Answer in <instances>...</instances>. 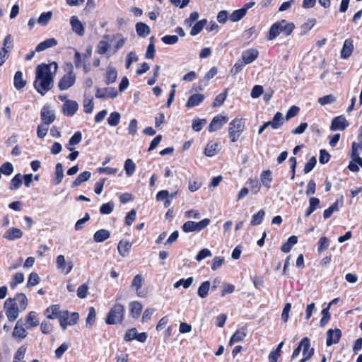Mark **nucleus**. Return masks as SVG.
I'll return each instance as SVG.
<instances>
[{
	"mask_svg": "<svg viewBox=\"0 0 362 362\" xmlns=\"http://www.w3.org/2000/svg\"><path fill=\"white\" fill-rule=\"evenodd\" d=\"M26 85V81L23 79L22 72L18 71L16 72L14 76V86L17 90H20L25 87Z\"/></svg>",
	"mask_w": 362,
	"mask_h": 362,
	"instance_id": "nucleus-32",
	"label": "nucleus"
},
{
	"mask_svg": "<svg viewBox=\"0 0 362 362\" xmlns=\"http://www.w3.org/2000/svg\"><path fill=\"white\" fill-rule=\"evenodd\" d=\"M272 180V172L269 170L263 171L261 174V181L263 185L267 188L270 187Z\"/></svg>",
	"mask_w": 362,
	"mask_h": 362,
	"instance_id": "nucleus-38",
	"label": "nucleus"
},
{
	"mask_svg": "<svg viewBox=\"0 0 362 362\" xmlns=\"http://www.w3.org/2000/svg\"><path fill=\"white\" fill-rule=\"evenodd\" d=\"M227 98V90H226L223 93L218 95L214 101L212 103L211 106L213 107L221 106L223 104L224 101Z\"/></svg>",
	"mask_w": 362,
	"mask_h": 362,
	"instance_id": "nucleus-50",
	"label": "nucleus"
},
{
	"mask_svg": "<svg viewBox=\"0 0 362 362\" xmlns=\"http://www.w3.org/2000/svg\"><path fill=\"white\" fill-rule=\"evenodd\" d=\"M315 19L314 18H311V19H309L308 21V22L306 23H304L302 25H301V28H300V35H306L308 31L310 30H311L313 26L315 25Z\"/></svg>",
	"mask_w": 362,
	"mask_h": 362,
	"instance_id": "nucleus-41",
	"label": "nucleus"
},
{
	"mask_svg": "<svg viewBox=\"0 0 362 362\" xmlns=\"http://www.w3.org/2000/svg\"><path fill=\"white\" fill-rule=\"evenodd\" d=\"M358 144L356 142L352 143V153L351 158L354 160V162L357 163L358 166L360 165L362 168V158L359 156L358 153Z\"/></svg>",
	"mask_w": 362,
	"mask_h": 362,
	"instance_id": "nucleus-45",
	"label": "nucleus"
},
{
	"mask_svg": "<svg viewBox=\"0 0 362 362\" xmlns=\"http://www.w3.org/2000/svg\"><path fill=\"white\" fill-rule=\"evenodd\" d=\"M24 281V275L21 272L16 273L13 277L12 281L10 283V287L14 289L16 286Z\"/></svg>",
	"mask_w": 362,
	"mask_h": 362,
	"instance_id": "nucleus-47",
	"label": "nucleus"
},
{
	"mask_svg": "<svg viewBox=\"0 0 362 362\" xmlns=\"http://www.w3.org/2000/svg\"><path fill=\"white\" fill-rule=\"evenodd\" d=\"M125 313L124 307L120 303H116L109 311L105 322L108 325H115L122 321Z\"/></svg>",
	"mask_w": 362,
	"mask_h": 362,
	"instance_id": "nucleus-4",
	"label": "nucleus"
},
{
	"mask_svg": "<svg viewBox=\"0 0 362 362\" xmlns=\"http://www.w3.org/2000/svg\"><path fill=\"white\" fill-rule=\"evenodd\" d=\"M114 208V203L112 202H109L100 206V212L101 214H110L112 212Z\"/></svg>",
	"mask_w": 362,
	"mask_h": 362,
	"instance_id": "nucleus-48",
	"label": "nucleus"
},
{
	"mask_svg": "<svg viewBox=\"0 0 362 362\" xmlns=\"http://www.w3.org/2000/svg\"><path fill=\"white\" fill-rule=\"evenodd\" d=\"M228 120V118L226 116L221 115L215 116L209 126V131L210 132H213L220 129L225 124L227 123Z\"/></svg>",
	"mask_w": 362,
	"mask_h": 362,
	"instance_id": "nucleus-11",
	"label": "nucleus"
},
{
	"mask_svg": "<svg viewBox=\"0 0 362 362\" xmlns=\"http://www.w3.org/2000/svg\"><path fill=\"white\" fill-rule=\"evenodd\" d=\"M12 335L13 337H17L20 339H23L27 336V332L25 328L23 327V321L21 319L17 321Z\"/></svg>",
	"mask_w": 362,
	"mask_h": 362,
	"instance_id": "nucleus-18",
	"label": "nucleus"
},
{
	"mask_svg": "<svg viewBox=\"0 0 362 362\" xmlns=\"http://www.w3.org/2000/svg\"><path fill=\"white\" fill-rule=\"evenodd\" d=\"M245 122L243 119L235 118L229 123L228 133L232 142H235L244 130Z\"/></svg>",
	"mask_w": 362,
	"mask_h": 362,
	"instance_id": "nucleus-5",
	"label": "nucleus"
},
{
	"mask_svg": "<svg viewBox=\"0 0 362 362\" xmlns=\"http://www.w3.org/2000/svg\"><path fill=\"white\" fill-rule=\"evenodd\" d=\"M41 119L44 124L48 126L55 119V115L48 106H44L41 110Z\"/></svg>",
	"mask_w": 362,
	"mask_h": 362,
	"instance_id": "nucleus-13",
	"label": "nucleus"
},
{
	"mask_svg": "<svg viewBox=\"0 0 362 362\" xmlns=\"http://www.w3.org/2000/svg\"><path fill=\"white\" fill-rule=\"evenodd\" d=\"M259 52L255 49L245 50L242 54V59L245 64L254 62L258 57Z\"/></svg>",
	"mask_w": 362,
	"mask_h": 362,
	"instance_id": "nucleus-17",
	"label": "nucleus"
},
{
	"mask_svg": "<svg viewBox=\"0 0 362 362\" xmlns=\"http://www.w3.org/2000/svg\"><path fill=\"white\" fill-rule=\"evenodd\" d=\"M294 28L295 25L293 23L287 22L286 20L276 22L270 28L268 40L275 39L280 33L288 36L292 33Z\"/></svg>",
	"mask_w": 362,
	"mask_h": 362,
	"instance_id": "nucleus-3",
	"label": "nucleus"
},
{
	"mask_svg": "<svg viewBox=\"0 0 362 362\" xmlns=\"http://www.w3.org/2000/svg\"><path fill=\"white\" fill-rule=\"evenodd\" d=\"M0 170L1 173L3 174L10 175L13 171V168L11 163L6 162L2 165L1 168H0Z\"/></svg>",
	"mask_w": 362,
	"mask_h": 362,
	"instance_id": "nucleus-64",
	"label": "nucleus"
},
{
	"mask_svg": "<svg viewBox=\"0 0 362 362\" xmlns=\"http://www.w3.org/2000/svg\"><path fill=\"white\" fill-rule=\"evenodd\" d=\"M264 215V211L263 209L259 210L257 214L252 216L250 224L252 226L259 225L262 222Z\"/></svg>",
	"mask_w": 362,
	"mask_h": 362,
	"instance_id": "nucleus-44",
	"label": "nucleus"
},
{
	"mask_svg": "<svg viewBox=\"0 0 362 362\" xmlns=\"http://www.w3.org/2000/svg\"><path fill=\"white\" fill-rule=\"evenodd\" d=\"M142 308L143 307L139 302H138V301L131 302L129 304L130 315L134 319L138 318L141 313Z\"/></svg>",
	"mask_w": 362,
	"mask_h": 362,
	"instance_id": "nucleus-24",
	"label": "nucleus"
},
{
	"mask_svg": "<svg viewBox=\"0 0 362 362\" xmlns=\"http://www.w3.org/2000/svg\"><path fill=\"white\" fill-rule=\"evenodd\" d=\"M110 236L109 230L105 229H101L96 231L94 234L93 239L97 243L103 242L107 240Z\"/></svg>",
	"mask_w": 362,
	"mask_h": 362,
	"instance_id": "nucleus-30",
	"label": "nucleus"
},
{
	"mask_svg": "<svg viewBox=\"0 0 362 362\" xmlns=\"http://www.w3.org/2000/svg\"><path fill=\"white\" fill-rule=\"evenodd\" d=\"M317 163V159L315 156L311 157L309 160L305 163L303 169L304 173L307 174L310 172Z\"/></svg>",
	"mask_w": 362,
	"mask_h": 362,
	"instance_id": "nucleus-56",
	"label": "nucleus"
},
{
	"mask_svg": "<svg viewBox=\"0 0 362 362\" xmlns=\"http://www.w3.org/2000/svg\"><path fill=\"white\" fill-rule=\"evenodd\" d=\"M26 327L27 329H32L39 325V320L36 312L31 311L26 316Z\"/></svg>",
	"mask_w": 362,
	"mask_h": 362,
	"instance_id": "nucleus-23",
	"label": "nucleus"
},
{
	"mask_svg": "<svg viewBox=\"0 0 362 362\" xmlns=\"http://www.w3.org/2000/svg\"><path fill=\"white\" fill-rule=\"evenodd\" d=\"M193 280L192 277H189L187 279H182L174 284V287L177 288L180 286H182L185 288H187L192 284Z\"/></svg>",
	"mask_w": 362,
	"mask_h": 362,
	"instance_id": "nucleus-55",
	"label": "nucleus"
},
{
	"mask_svg": "<svg viewBox=\"0 0 362 362\" xmlns=\"http://www.w3.org/2000/svg\"><path fill=\"white\" fill-rule=\"evenodd\" d=\"M177 35H165L161 38V41L165 45H175L178 42Z\"/></svg>",
	"mask_w": 362,
	"mask_h": 362,
	"instance_id": "nucleus-59",
	"label": "nucleus"
},
{
	"mask_svg": "<svg viewBox=\"0 0 362 362\" xmlns=\"http://www.w3.org/2000/svg\"><path fill=\"white\" fill-rule=\"evenodd\" d=\"M206 19H202L199 21H197L192 28L190 35L192 36L198 35L202 30L203 28L206 25Z\"/></svg>",
	"mask_w": 362,
	"mask_h": 362,
	"instance_id": "nucleus-33",
	"label": "nucleus"
},
{
	"mask_svg": "<svg viewBox=\"0 0 362 362\" xmlns=\"http://www.w3.org/2000/svg\"><path fill=\"white\" fill-rule=\"evenodd\" d=\"M153 38H154L153 37H151L150 38V43L147 47V50H146V55H145L146 59H151L154 57L156 49H155L153 41Z\"/></svg>",
	"mask_w": 362,
	"mask_h": 362,
	"instance_id": "nucleus-52",
	"label": "nucleus"
},
{
	"mask_svg": "<svg viewBox=\"0 0 362 362\" xmlns=\"http://www.w3.org/2000/svg\"><path fill=\"white\" fill-rule=\"evenodd\" d=\"M110 48V45L105 40H101L97 45V52L99 54H105Z\"/></svg>",
	"mask_w": 362,
	"mask_h": 362,
	"instance_id": "nucleus-54",
	"label": "nucleus"
},
{
	"mask_svg": "<svg viewBox=\"0 0 362 362\" xmlns=\"http://www.w3.org/2000/svg\"><path fill=\"white\" fill-rule=\"evenodd\" d=\"M70 346L69 343L64 342L59 347H58L55 351V356L57 358H61L64 352L69 349Z\"/></svg>",
	"mask_w": 362,
	"mask_h": 362,
	"instance_id": "nucleus-57",
	"label": "nucleus"
},
{
	"mask_svg": "<svg viewBox=\"0 0 362 362\" xmlns=\"http://www.w3.org/2000/svg\"><path fill=\"white\" fill-rule=\"evenodd\" d=\"M299 111L300 109L296 105L291 106L286 112L285 120L288 121L292 117L296 116L298 114Z\"/></svg>",
	"mask_w": 362,
	"mask_h": 362,
	"instance_id": "nucleus-62",
	"label": "nucleus"
},
{
	"mask_svg": "<svg viewBox=\"0 0 362 362\" xmlns=\"http://www.w3.org/2000/svg\"><path fill=\"white\" fill-rule=\"evenodd\" d=\"M210 288V281H204L198 288L197 294L202 298H205L207 297L209 294V291Z\"/></svg>",
	"mask_w": 362,
	"mask_h": 362,
	"instance_id": "nucleus-31",
	"label": "nucleus"
},
{
	"mask_svg": "<svg viewBox=\"0 0 362 362\" xmlns=\"http://www.w3.org/2000/svg\"><path fill=\"white\" fill-rule=\"evenodd\" d=\"M26 349L24 346H21L15 353L13 362H20L25 356Z\"/></svg>",
	"mask_w": 362,
	"mask_h": 362,
	"instance_id": "nucleus-63",
	"label": "nucleus"
},
{
	"mask_svg": "<svg viewBox=\"0 0 362 362\" xmlns=\"http://www.w3.org/2000/svg\"><path fill=\"white\" fill-rule=\"evenodd\" d=\"M284 119L283 114L280 112H277L274 115L272 120L267 122L266 124H267V127L270 126L274 129H278L282 127L284 124Z\"/></svg>",
	"mask_w": 362,
	"mask_h": 362,
	"instance_id": "nucleus-19",
	"label": "nucleus"
},
{
	"mask_svg": "<svg viewBox=\"0 0 362 362\" xmlns=\"http://www.w3.org/2000/svg\"><path fill=\"white\" fill-rule=\"evenodd\" d=\"M55 175L56 177L54 180V184L57 185L62 182L64 178L63 166L60 163H57L55 166Z\"/></svg>",
	"mask_w": 362,
	"mask_h": 362,
	"instance_id": "nucleus-34",
	"label": "nucleus"
},
{
	"mask_svg": "<svg viewBox=\"0 0 362 362\" xmlns=\"http://www.w3.org/2000/svg\"><path fill=\"white\" fill-rule=\"evenodd\" d=\"M52 17V12L47 11L41 13L39 18L37 19V23L40 25L45 26L48 24Z\"/></svg>",
	"mask_w": 362,
	"mask_h": 362,
	"instance_id": "nucleus-39",
	"label": "nucleus"
},
{
	"mask_svg": "<svg viewBox=\"0 0 362 362\" xmlns=\"http://www.w3.org/2000/svg\"><path fill=\"white\" fill-rule=\"evenodd\" d=\"M218 146L216 143H209L204 149V154L209 157L215 156L217 153Z\"/></svg>",
	"mask_w": 362,
	"mask_h": 362,
	"instance_id": "nucleus-46",
	"label": "nucleus"
},
{
	"mask_svg": "<svg viewBox=\"0 0 362 362\" xmlns=\"http://www.w3.org/2000/svg\"><path fill=\"white\" fill-rule=\"evenodd\" d=\"M78 105L75 100H66L62 106L63 113L69 117L73 116L78 110Z\"/></svg>",
	"mask_w": 362,
	"mask_h": 362,
	"instance_id": "nucleus-12",
	"label": "nucleus"
},
{
	"mask_svg": "<svg viewBox=\"0 0 362 362\" xmlns=\"http://www.w3.org/2000/svg\"><path fill=\"white\" fill-rule=\"evenodd\" d=\"M206 119H197L192 122V127L194 131L199 132L202 129L203 127L206 124Z\"/></svg>",
	"mask_w": 362,
	"mask_h": 362,
	"instance_id": "nucleus-53",
	"label": "nucleus"
},
{
	"mask_svg": "<svg viewBox=\"0 0 362 362\" xmlns=\"http://www.w3.org/2000/svg\"><path fill=\"white\" fill-rule=\"evenodd\" d=\"M348 125L349 123L343 116H338L332 119L330 129L332 131L344 130Z\"/></svg>",
	"mask_w": 362,
	"mask_h": 362,
	"instance_id": "nucleus-15",
	"label": "nucleus"
},
{
	"mask_svg": "<svg viewBox=\"0 0 362 362\" xmlns=\"http://www.w3.org/2000/svg\"><path fill=\"white\" fill-rule=\"evenodd\" d=\"M137 35L141 37H146L151 32V29L148 25L144 23L139 22L135 25Z\"/></svg>",
	"mask_w": 362,
	"mask_h": 362,
	"instance_id": "nucleus-26",
	"label": "nucleus"
},
{
	"mask_svg": "<svg viewBox=\"0 0 362 362\" xmlns=\"http://www.w3.org/2000/svg\"><path fill=\"white\" fill-rule=\"evenodd\" d=\"M245 9L240 8L234 11L229 16L230 21L232 22H237L242 19L245 16Z\"/></svg>",
	"mask_w": 362,
	"mask_h": 362,
	"instance_id": "nucleus-40",
	"label": "nucleus"
},
{
	"mask_svg": "<svg viewBox=\"0 0 362 362\" xmlns=\"http://www.w3.org/2000/svg\"><path fill=\"white\" fill-rule=\"evenodd\" d=\"M117 77V72L115 68L109 66L107 69L105 83L107 85L111 84L116 81Z\"/></svg>",
	"mask_w": 362,
	"mask_h": 362,
	"instance_id": "nucleus-27",
	"label": "nucleus"
},
{
	"mask_svg": "<svg viewBox=\"0 0 362 362\" xmlns=\"http://www.w3.org/2000/svg\"><path fill=\"white\" fill-rule=\"evenodd\" d=\"M335 101H336V97L332 94L325 95L318 99V103L321 105H326L332 104Z\"/></svg>",
	"mask_w": 362,
	"mask_h": 362,
	"instance_id": "nucleus-51",
	"label": "nucleus"
},
{
	"mask_svg": "<svg viewBox=\"0 0 362 362\" xmlns=\"http://www.w3.org/2000/svg\"><path fill=\"white\" fill-rule=\"evenodd\" d=\"M22 235L23 233L21 229L11 228L5 233L4 237L8 240H15L21 238Z\"/></svg>",
	"mask_w": 362,
	"mask_h": 362,
	"instance_id": "nucleus-29",
	"label": "nucleus"
},
{
	"mask_svg": "<svg viewBox=\"0 0 362 362\" xmlns=\"http://www.w3.org/2000/svg\"><path fill=\"white\" fill-rule=\"evenodd\" d=\"M62 315L64 316V320L60 321V325L64 330L68 326H71L77 323L79 319V315L78 313H69L67 310H62Z\"/></svg>",
	"mask_w": 362,
	"mask_h": 362,
	"instance_id": "nucleus-8",
	"label": "nucleus"
},
{
	"mask_svg": "<svg viewBox=\"0 0 362 362\" xmlns=\"http://www.w3.org/2000/svg\"><path fill=\"white\" fill-rule=\"evenodd\" d=\"M218 70L217 68L214 66L211 68V69L205 74L202 82L204 86H206L210 79L213 78L217 74Z\"/></svg>",
	"mask_w": 362,
	"mask_h": 362,
	"instance_id": "nucleus-49",
	"label": "nucleus"
},
{
	"mask_svg": "<svg viewBox=\"0 0 362 362\" xmlns=\"http://www.w3.org/2000/svg\"><path fill=\"white\" fill-rule=\"evenodd\" d=\"M210 223L209 218H204L199 222L188 221L182 226V230L185 233L200 231L208 226Z\"/></svg>",
	"mask_w": 362,
	"mask_h": 362,
	"instance_id": "nucleus-7",
	"label": "nucleus"
},
{
	"mask_svg": "<svg viewBox=\"0 0 362 362\" xmlns=\"http://www.w3.org/2000/svg\"><path fill=\"white\" fill-rule=\"evenodd\" d=\"M57 43V40L55 38L47 39L37 45L35 51L37 52H42L48 48L56 46Z\"/></svg>",
	"mask_w": 362,
	"mask_h": 362,
	"instance_id": "nucleus-22",
	"label": "nucleus"
},
{
	"mask_svg": "<svg viewBox=\"0 0 362 362\" xmlns=\"http://www.w3.org/2000/svg\"><path fill=\"white\" fill-rule=\"evenodd\" d=\"M121 115L118 112H112L107 118V123L109 125L115 127L120 122Z\"/></svg>",
	"mask_w": 362,
	"mask_h": 362,
	"instance_id": "nucleus-42",
	"label": "nucleus"
},
{
	"mask_svg": "<svg viewBox=\"0 0 362 362\" xmlns=\"http://www.w3.org/2000/svg\"><path fill=\"white\" fill-rule=\"evenodd\" d=\"M354 50L353 41L351 39L345 40L342 49L341 51V57L343 59L349 58Z\"/></svg>",
	"mask_w": 362,
	"mask_h": 362,
	"instance_id": "nucleus-20",
	"label": "nucleus"
},
{
	"mask_svg": "<svg viewBox=\"0 0 362 362\" xmlns=\"http://www.w3.org/2000/svg\"><path fill=\"white\" fill-rule=\"evenodd\" d=\"M204 95L203 94L195 93L189 97L188 99L186 107H192L199 105L204 100Z\"/></svg>",
	"mask_w": 362,
	"mask_h": 362,
	"instance_id": "nucleus-25",
	"label": "nucleus"
},
{
	"mask_svg": "<svg viewBox=\"0 0 362 362\" xmlns=\"http://www.w3.org/2000/svg\"><path fill=\"white\" fill-rule=\"evenodd\" d=\"M40 282V277L38 274L35 272H32L30 276L28 281L27 286H34L37 284H38Z\"/></svg>",
	"mask_w": 362,
	"mask_h": 362,
	"instance_id": "nucleus-58",
	"label": "nucleus"
},
{
	"mask_svg": "<svg viewBox=\"0 0 362 362\" xmlns=\"http://www.w3.org/2000/svg\"><path fill=\"white\" fill-rule=\"evenodd\" d=\"M54 66V73L57 70V64L52 62L49 64H41L36 67L34 88L40 95H45L54 86V77L52 74V67Z\"/></svg>",
	"mask_w": 362,
	"mask_h": 362,
	"instance_id": "nucleus-1",
	"label": "nucleus"
},
{
	"mask_svg": "<svg viewBox=\"0 0 362 362\" xmlns=\"http://www.w3.org/2000/svg\"><path fill=\"white\" fill-rule=\"evenodd\" d=\"M69 71L59 81L58 86L61 90H66L73 86L76 81V76L73 73L74 67L72 64H68Z\"/></svg>",
	"mask_w": 362,
	"mask_h": 362,
	"instance_id": "nucleus-6",
	"label": "nucleus"
},
{
	"mask_svg": "<svg viewBox=\"0 0 362 362\" xmlns=\"http://www.w3.org/2000/svg\"><path fill=\"white\" fill-rule=\"evenodd\" d=\"M341 336V332L339 329H330L327 332V345L328 346L337 344Z\"/></svg>",
	"mask_w": 362,
	"mask_h": 362,
	"instance_id": "nucleus-14",
	"label": "nucleus"
},
{
	"mask_svg": "<svg viewBox=\"0 0 362 362\" xmlns=\"http://www.w3.org/2000/svg\"><path fill=\"white\" fill-rule=\"evenodd\" d=\"M298 243V238L296 235H292L287 241L284 243L281 247V249H291L293 245H295Z\"/></svg>",
	"mask_w": 362,
	"mask_h": 362,
	"instance_id": "nucleus-60",
	"label": "nucleus"
},
{
	"mask_svg": "<svg viewBox=\"0 0 362 362\" xmlns=\"http://www.w3.org/2000/svg\"><path fill=\"white\" fill-rule=\"evenodd\" d=\"M57 266L59 269H60L62 272H64L65 274H69L72 268H73V264L71 262H66L65 260V258L63 255H59L57 257Z\"/></svg>",
	"mask_w": 362,
	"mask_h": 362,
	"instance_id": "nucleus-16",
	"label": "nucleus"
},
{
	"mask_svg": "<svg viewBox=\"0 0 362 362\" xmlns=\"http://www.w3.org/2000/svg\"><path fill=\"white\" fill-rule=\"evenodd\" d=\"M70 23L72 27V30L80 36H83L84 35V27L77 16H73L71 18Z\"/></svg>",
	"mask_w": 362,
	"mask_h": 362,
	"instance_id": "nucleus-21",
	"label": "nucleus"
},
{
	"mask_svg": "<svg viewBox=\"0 0 362 362\" xmlns=\"http://www.w3.org/2000/svg\"><path fill=\"white\" fill-rule=\"evenodd\" d=\"M245 336H246L245 329L242 328V329H238L231 337L230 341H229V345L231 346L235 343L242 341L244 339V338L245 337Z\"/></svg>",
	"mask_w": 362,
	"mask_h": 362,
	"instance_id": "nucleus-28",
	"label": "nucleus"
},
{
	"mask_svg": "<svg viewBox=\"0 0 362 362\" xmlns=\"http://www.w3.org/2000/svg\"><path fill=\"white\" fill-rule=\"evenodd\" d=\"M23 175L20 173L16 174L11 181L9 189L14 190L18 189L22 185Z\"/></svg>",
	"mask_w": 362,
	"mask_h": 362,
	"instance_id": "nucleus-37",
	"label": "nucleus"
},
{
	"mask_svg": "<svg viewBox=\"0 0 362 362\" xmlns=\"http://www.w3.org/2000/svg\"><path fill=\"white\" fill-rule=\"evenodd\" d=\"M284 345V342H281L276 349L272 350L269 354V362H277L279 357L281 355V350Z\"/></svg>",
	"mask_w": 362,
	"mask_h": 362,
	"instance_id": "nucleus-36",
	"label": "nucleus"
},
{
	"mask_svg": "<svg viewBox=\"0 0 362 362\" xmlns=\"http://www.w3.org/2000/svg\"><path fill=\"white\" fill-rule=\"evenodd\" d=\"M139 59L135 52H130L127 56L126 59V68L129 69L131 66V64L134 62H137Z\"/></svg>",
	"mask_w": 362,
	"mask_h": 362,
	"instance_id": "nucleus-61",
	"label": "nucleus"
},
{
	"mask_svg": "<svg viewBox=\"0 0 362 362\" xmlns=\"http://www.w3.org/2000/svg\"><path fill=\"white\" fill-rule=\"evenodd\" d=\"M46 317L49 320L57 318L59 321L64 320V316L62 315V310H60L59 305H52L48 307L45 313Z\"/></svg>",
	"mask_w": 362,
	"mask_h": 362,
	"instance_id": "nucleus-10",
	"label": "nucleus"
},
{
	"mask_svg": "<svg viewBox=\"0 0 362 362\" xmlns=\"http://www.w3.org/2000/svg\"><path fill=\"white\" fill-rule=\"evenodd\" d=\"M28 305L27 296L23 293H17L14 298H9L4 302L6 315L8 321L16 320L21 312L24 311Z\"/></svg>",
	"mask_w": 362,
	"mask_h": 362,
	"instance_id": "nucleus-2",
	"label": "nucleus"
},
{
	"mask_svg": "<svg viewBox=\"0 0 362 362\" xmlns=\"http://www.w3.org/2000/svg\"><path fill=\"white\" fill-rule=\"evenodd\" d=\"M144 281V279L142 276V275L140 274H136L133 279V281L131 284V287L133 289H135L138 295H139V291L141 289Z\"/></svg>",
	"mask_w": 362,
	"mask_h": 362,
	"instance_id": "nucleus-35",
	"label": "nucleus"
},
{
	"mask_svg": "<svg viewBox=\"0 0 362 362\" xmlns=\"http://www.w3.org/2000/svg\"><path fill=\"white\" fill-rule=\"evenodd\" d=\"M124 167L126 174L128 176H132L134 173L135 170H136V165L132 159H130V158L127 159L124 162Z\"/></svg>",
	"mask_w": 362,
	"mask_h": 362,
	"instance_id": "nucleus-43",
	"label": "nucleus"
},
{
	"mask_svg": "<svg viewBox=\"0 0 362 362\" xmlns=\"http://www.w3.org/2000/svg\"><path fill=\"white\" fill-rule=\"evenodd\" d=\"M95 90V98L103 100L108 98H115L118 94L117 90L114 88H100L96 87Z\"/></svg>",
	"mask_w": 362,
	"mask_h": 362,
	"instance_id": "nucleus-9",
	"label": "nucleus"
}]
</instances>
